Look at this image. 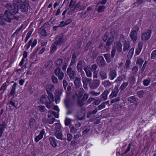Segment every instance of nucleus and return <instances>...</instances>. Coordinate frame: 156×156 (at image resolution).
Returning <instances> with one entry per match:
<instances>
[{"label": "nucleus", "instance_id": "15", "mask_svg": "<svg viewBox=\"0 0 156 156\" xmlns=\"http://www.w3.org/2000/svg\"><path fill=\"white\" fill-rule=\"evenodd\" d=\"M83 63V62L81 60L79 61L77 65V69L79 72L81 73V75H82V74L84 73V72L83 71L82 65Z\"/></svg>", "mask_w": 156, "mask_h": 156}, {"label": "nucleus", "instance_id": "23", "mask_svg": "<svg viewBox=\"0 0 156 156\" xmlns=\"http://www.w3.org/2000/svg\"><path fill=\"white\" fill-rule=\"evenodd\" d=\"M39 33L42 36L46 37L48 35L46 32V30L44 29L43 27H42L40 28L39 30Z\"/></svg>", "mask_w": 156, "mask_h": 156}, {"label": "nucleus", "instance_id": "2", "mask_svg": "<svg viewBox=\"0 0 156 156\" xmlns=\"http://www.w3.org/2000/svg\"><path fill=\"white\" fill-rule=\"evenodd\" d=\"M13 4L14 6H17L18 8V6L20 5V8L22 12H26L28 11V8L29 7V4L28 1H26L23 3L21 0H13Z\"/></svg>", "mask_w": 156, "mask_h": 156}, {"label": "nucleus", "instance_id": "40", "mask_svg": "<svg viewBox=\"0 0 156 156\" xmlns=\"http://www.w3.org/2000/svg\"><path fill=\"white\" fill-rule=\"evenodd\" d=\"M118 91L117 90H112L111 94L110 95L109 97V98H112L114 97H116L117 95Z\"/></svg>", "mask_w": 156, "mask_h": 156}, {"label": "nucleus", "instance_id": "64", "mask_svg": "<svg viewBox=\"0 0 156 156\" xmlns=\"http://www.w3.org/2000/svg\"><path fill=\"white\" fill-rule=\"evenodd\" d=\"M53 111H49L48 112V117L49 118H52L53 117Z\"/></svg>", "mask_w": 156, "mask_h": 156}, {"label": "nucleus", "instance_id": "11", "mask_svg": "<svg viewBox=\"0 0 156 156\" xmlns=\"http://www.w3.org/2000/svg\"><path fill=\"white\" fill-rule=\"evenodd\" d=\"M117 76L116 70L113 69H111L109 73V79L111 80H113Z\"/></svg>", "mask_w": 156, "mask_h": 156}, {"label": "nucleus", "instance_id": "55", "mask_svg": "<svg viewBox=\"0 0 156 156\" xmlns=\"http://www.w3.org/2000/svg\"><path fill=\"white\" fill-rule=\"evenodd\" d=\"M156 58V50H154L151 53V59Z\"/></svg>", "mask_w": 156, "mask_h": 156}, {"label": "nucleus", "instance_id": "48", "mask_svg": "<svg viewBox=\"0 0 156 156\" xmlns=\"http://www.w3.org/2000/svg\"><path fill=\"white\" fill-rule=\"evenodd\" d=\"M32 31H29L28 33L27 34L26 37L25 39V42H26L28 39L30 38V37L32 34Z\"/></svg>", "mask_w": 156, "mask_h": 156}, {"label": "nucleus", "instance_id": "33", "mask_svg": "<svg viewBox=\"0 0 156 156\" xmlns=\"http://www.w3.org/2000/svg\"><path fill=\"white\" fill-rule=\"evenodd\" d=\"M55 135L57 138L61 140L62 139L63 135L61 132H56L55 133Z\"/></svg>", "mask_w": 156, "mask_h": 156}, {"label": "nucleus", "instance_id": "3", "mask_svg": "<svg viewBox=\"0 0 156 156\" xmlns=\"http://www.w3.org/2000/svg\"><path fill=\"white\" fill-rule=\"evenodd\" d=\"M151 31L150 30H147L142 35L141 39L143 41L148 40L150 37L151 35Z\"/></svg>", "mask_w": 156, "mask_h": 156}, {"label": "nucleus", "instance_id": "39", "mask_svg": "<svg viewBox=\"0 0 156 156\" xmlns=\"http://www.w3.org/2000/svg\"><path fill=\"white\" fill-rule=\"evenodd\" d=\"M80 7L81 3L80 2H79L73 6V9H72V11H74L78 8L80 9Z\"/></svg>", "mask_w": 156, "mask_h": 156}, {"label": "nucleus", "instance_id": "20", "mask_svg": "<svg viewBox=\"0 0 156 156\" xmlns=\"http://www.w3.org/2000/svg\"><path fill=\"white\" fill-rule=\"evenodd\" d=\"M5 123L3 122H0V138L2 136L5 130Z\"/></svg>", "mask_w": 156, "mask_h": 156}, {"label": "nucleus", "instance_id": "44", "mask_svg": "<svg viewBox=\"0 0 156 156\" xmlns=\"http://www.w3.org/2000/svg\"><path fill=\"white\" fill-rule=\"evenodd\" d=\"M144 94V90H139L137 92V94L139 98H142L143 97V95Z\"/></svg>", "mask_w": 156, "mask_h": 156}, {"label": "nucleus", "instance_id": "26", "mask_svg": "<svg viewBox=\"0 0 156 156\" xmlns=\"http://www.w3.org/2000/svg\"><path fill=\"white\" fill-rule=\"evenodd\" d=\"M122 45L120 42H117L116 43V48L117 51L119 52H121L122 51Z\"/></svg>", "mask_w": 156, "mask_h": 156}, {"label": "nucleus", "instance_id": "12", "mask_svg": "<svg viewBox=\"0 0 156 156\" xmlns=\"http://www.w3.org/2000/svg\"><path fill=\"white\" fill-rule=\"evenodd\" d=\"M130 45V42L126 40L125 41L123 42V51L126 52L128 51Z\"/></svg>", "mask_w": 156, "mask_h": 156}, {"label": "nucleus", "instance_id": "14", "mask_svg": "<svg viewBox=\"0 0 156 156\" xmlns=\"http://www.w3.org/2000/svg\"><path fill=\"white\" fill-rule=\"evenodd\" d=\"M74 83L76 88H78L81 86V78L80 77H76L74 81Z\"/></svg>", "mask_w": 156, "mask_h": 156}, {"label": "nucleus", "instance_id": "6", "mask_svg": "<svg viewBox=\"0 0 156 156\" xmlns=\"http://www.w3.org/2000/svg\"><path fill=\"white\" fill-rule=\"evenodd\" d=\"M55 42L59 47L65 42V39L62 35H57Z\"/></svg>", "mask_w": 156, "mask_h": 156}, {"label": "nucleus", "instance_id": "5", "mask_svg": "<svg viewBox=\"0 0 156 156\" xmlns=\"http://www.w3.org/2000/svg\"><path fill=\"white\" fill-rule=\"evenodd\" d=\"M67 73L71 80H73L76 76V72L74 70H72V69L69 67L67 70Z\"/></svg>", "mask_w": 156, "mask_h": 156}, {"label": "nucleus", "instance_id": "34", "mask_svg": "<svg viewBox=\"0 0 156 156\" xmlns=\"http://www.w3.org/2000/svg\"><path fill=\"white\" fill-rule=\"evenodd\" d=\"M84 116V114L81 112H79L77 115V118L80 120L83 119Z\"/></svg>", "mask_w": 156, "mask_h": 156}, {"label": "nucleus", "instance_id": "42", "mask_svg": "<svg viewBox=\"0 0 156 156\" xmlns=\"http://www.w3.org/2000/svg\"><path fill=\"white\" fill-rule=\"evenodd\" d=\"M105 8L106 7L105 6L103 5L100 6L98 8V12L99 13L103 12Z\"/></svg>", "mask_w": 156, "mask_h": 156}, {"label": "nucleus", "instance_id": "28", "mask_svg": "<svg viewBox=\"0 0 156 156\" xmlns=\"http://www.w3.org/2000/svg\"><path fill=\"white\" fill-rule=\"evenodd\" d=\"M63 59L62 58H59L55 60V64L57 66L60 67L62 64Z\"/></svg>", "mask_w": 156, "mask_h": 156}, {"label": "nucleus", "instance_id": "41", "mask_svg": "<svg viewBox=\"0 0 156 156\" xmlns=\"http://www.w3.org/2000/svg\"><path fill=\"white\" fill-rule=\"evenodd\" d=\"M54 87L53 86L51 85H48L47 87L46 90L47 92L48 93V90L49 91L50 93H51V92L54 90Z\"/></svg>", "mask_w": 156, "mask_h": 156}, {"label": "nucleus", "instance_id": "53", "mask_svg": "<svg viewBox=\"0 0 156 156\" xmlns=\"http://www.w3.org/2000/svg\"><path fill=\"white\" fill-rule=\"evenodd\" d=\"M71 120L69 118H66L65 119V124L66 126L69 125L71 123Z\"/></svg>", "mask_w": 156, "mask_h": 156}, {"label": "nucleus", "instance_id": "13", "mask_svg": "<svg viewBox=\"0 0 156 156\" xmlns=\"http://www.w3.org/2000/svg\"><path fill=\"white\" fill-rule=\"evenodd\" d=\"M143 45V43L141 41L139 42L138 44V47L136 48L135 54L136 55H139L142 49Z\"/></svg>", "mask_w": 156, "mask_h": 156}, {"label": "nucleus", "instance_id": "56", "mask_svg": "<svg viewBox=\"0 0 156 156\" xmlns=\"http://www.w3.org/2000/svg\"><path fill=\"white\" fill-rule=\"evenodd\" d=\"M144 62V60L141 58H139L136 61V64L141 66Z\"/></svg>", "mask_w": 156, "mask_h": 156}, {"label": "nucleus", "instance_id": "17", "mask_svg": "<svg viewBox=\"0 0 156 156\" xmlns=\"http://www.w3.org/2000/svg\"><path fill=\"white\" fill-rule=\"evenodd\" d=\"M45 133L44 129H42L41 131L39 134L36 136L35 139V141L36 142H38L41 139L43 136L44 135Z\"/></svg>", "mask_w": 156, "mask_h": 156}, {"label": "nucleus", "instance_id": "43", "mask_svg": "<svg viewBox=\"0 0 156 156\" xmlns=\"http://www.w3.org/2000/svg\"><path fill=\"white\" fill-rule=\"evenodd\" d=\"M128 101L131 103H133L136 101V99L134 96H132L128 98Z\"/></svg>", "mask_w": 156, "mask_h": 156}, {"label": "nucleus", "instance_id": "63", "mask_svg": "<svg viewBox=\"0 0 156 156\" xmlns=\"http://www.w3.org/2000/svg\"><path fill=\"white\" fill-rule=\"evenodd\" d=\"M105 107V105L104 104L102 103L101 104L99 105L97 108L98 110H101L102 109L104 108Z\"/></svg>", "mask_w": 156, "mask_h": 156}, {"label": "nucleus", "instance_id": "4", "mask_svg": "<svg viewBox=\"0 0 156 156\" xmlns=\"http://www.w3.org/2000/svg\"><path fill=\"white\" fill-rule=\"evenodd\" d=\"M54 73L55 75L58 77L59 80H62L64 77V74L61 70L59 67H57L54 70Z\"/></svg>", "mask_w": 156, "mask_h": 156}, {"label": "nucleus", "instance_id": "47", "mask_svg": "<svg viewBox=\"0 0 156 156\" xmlns=\"http://www.w3.org/2000/svg\"><path fill=\"white\" fill-rule=\"evenodd\" d=\"M37 109L41 112H45L46 110L45 106L43 105H40L38 107Z\"/></svg>", "mask_w": 156, "mask_h": 156}, {"label": "nucleus", "instance_id": "8", "mask_svg": "<svg viewBox=\"0 0 156 156\" xmlns=\"http://www.w3.org/2000/svg\"><path fill=\"white\" fill-rule=\"evenodd\" d=\"M62 90H56L55 91V101L56 104L59 102L60 98V97L62 95Z\"/></svg>", "mask_w": 156, "mask_h": 156}, {"label": "nucleus", "instance_id": "45", "mask_svg": "<svg viewBox=\"0 0 156 156\" xmlns=\"http://www.w3.org/2000/svg\"><path fill=\"white\" fill-rule=\"evenodd\" d=\"M128 82H124L120 87V89L122 90L128 86Z\"/></svg>", "mask_w": 156, "mask_h": 156}, {"label": "nucleus", "instance_id": "30", "mask_svg": "<svg viewBox=\"0 0 156 156\" xmlns=\"http://www.w3.org/2000/svg\"><path fill=\"white\" fill-rule=\"evenodd\" d=\"M136 80L135 77L132 76H130L128 79V82L129 83V85L132 86L135 83Z\"/></svg>", "mask_w": 156, "mask_h": 156}, {"label": "nucleus", "instance_id": "24", "mask_svg": "<svg viewBox=\"0 0 156 156\" xmlns=\"http://www.w3.org/2000/svg\"><path fill=\"white\" fill-rule=\"evenodd\" d=\"M47 96L46 95H43L41 96L40 101L42 104L46 103L48 101Z\"/></svg>", "mask_w": 156, "mask_h": 156}, {"label": "nucleus", "instance_id": "18", "mask_svg": "<svg viewBox=\"0 0 156 156\" xmlns=\"http://www.w3.org/2000/svg\"><path fill=\"white\" fill-rule=\"evenodd\" d=\"M113 39L112 37H110L106 43V45L104 46V48H105L106 51L109 49V46L110 45L112 42L113 41Z\"/></svg>", "mask_w": 156, "mask_h": 156}, {"label": "nucleus", "instance_id": "7", "mask_svg": "<svg viewBox=\"0 0 156 156\" xmlns=\"http://www.w3.org/2000/svg\"><path fill=\"white\" fill-rule=\"evenodd\" d=\"M100 84L99 81L97 80H93L92 82H90L89 83V85L90 88L92 89H94L98 87Z\"/></svg>", "mask_w": 156, "mask_h": 156}, {"label": "nucleus", "instance_id": "57", "mask_svg": "<svg viewBox=\"0 0 156 156\" xmlns=\"http://www.w3.org/2000/svg\"><path fill=\"white\" fill-rule=\"evenodd\" d=\"M90 94L92 96H98L100 94L99 92L97 93L96 92L92 90L89 92Z\"/></svg>", "mask_w": 156, "mask_h": 156}, {"label": "nucleus", "instance_id": "46", "mask_svg": "<svg viewBox=\"0 0 156 156\" xmlns=\"http://www.w3.org/2000/svg\"><path fill=\"white\" fill-rule=\"evenodd\" d=\"M35 124V120L34 119L31 118L30 120L29 125L31 127H33Z\"/></svg>", "mask_w": 156, "mask_h": 156}, {"label": "nucleus", "instance_id": "37", "mask_svg": "<svg viewBox=\"0 0 156 156\" xmlns=\"http://www.w3.org/2000/svg\"><path fill=\"white\" fill-rule=\"evenodd\" d=\"M48 99L49 102L53 101L54 100V97L53 94L51 93H50L48 90Z\"/></svg>", "mask_w": 156, "mask_h": 156}, {"label": "nucleus", "instance_id": "36", "mask_svg": "<svg viewBox=\"0 0 156 156\" xmlns=\"http://www.w3.org/2000/svg\"><path fill=\"white\" fill-rule=\"evenodd\" d=\"M134 51V48H132L130 49L127 55L128 58H131L132 57Z\"/></svg>", "mask_w": 156, "mask_h": 156}, {"label": "nucleus", "instance_id": "50", "mask_svg": "<svg viewBox=\"0 0 156 156\" xmlns=\"http://www.w3.org/2000/svg\"><path fill=\"white\" fill-rule=\"evenodd\" d=\"M91 80V79H88L86 77H82L83 83H87L89 82V83L90 82Z\"/></svg>", "mask_w": 156, "mask_h": 156}, {"label": "nucleus", "instance_id": "38", "mask_svg": "<svg viewBox=\"0 0 156 156\" xmlns=\"http://www.w3.org/2000/svg\"><path fill=\"white\" fill-rule=\"evenodd\" d=\"M97 109L98 108H96L93 111L88 112L87 113V118H89V116H90L91 115L94 114L96 113L98 111Z\"/></svg>", "mask_w": 156, "mask_h": 156}, {"label": "nucleus", "instance_id": "62", "mask_svg": "<svg viewBox=\"0 0 156 156\" xmlns=\"http://www.w3.org/2000/svg\"><path fill=\"white\" fill-rule=\"evenodd\" d=\"M89 97L88 94L87 93H85L83 96L82 98V100L83 101H86L87 100Z\"/></svg>", "mask_w": 156, "mask_h": 156}, {"label": "nucleus", "instance_id": "35", "mask_svg": "<svg viewBox=\"0 0 156 156\" xmlns=\"http://www.w3.org/2000/svg\"><path fill=\"white\" fill-rule=\"evenodd\" d=\"M102 83L105 87H108L111 85V83L108 80L102 82Z\"/></svg>", "mask_w": 156, "mask_h": 156}, {"label": "nucleus", "instance_id": "52", "mask_svg": "<svg viewBox=\"0 0 156 156\" xmlns=\"http://www.w3.org/2000/svg\"><path fill=\"white\" fill-rule=\"evenodd\" d=\"M151 82L150 80H143V84L144 86H147Z\"/></svg>", "mask_w": 156, "mask_h": 156}, {"label": "nucleus", "instance_id": "25", "mask_svg": "<svg viewBox=\"0 0 156 156\" xmlns=\"http://www.w3.org/2000/svg\"><path fill=\"white\" fill-rule=\"evenodd\" d=\"M49 140L51 144L53 147H55L57 146L56 143V140L53 137H51L49 138Z\"/></svg>", "mask_w": 156, "mask_h": 156}, {"label": "nucleus", "instance_id": "22", "mask_svg": "<svg viewBox=\"0 0 156 156\" xmlns=\"http://www.w3.org/2000/svg\"><path fill=\"white\" fill-rule=\"evenodd\" d=\"M109 92V91L108 90H105L101 95V100L102 101H104L107 99V96Z\"/></svg>", "mask_w": 156, "mask_h": 156}, {"label": "nucleus", "instance_id": "29", "mask_svg": "<svg viewBox=\"0 0 156 156\" xmlns=\"http://www.w3.org/2000/svg\"><path fill=\"white\" fill-rule=\"evenodd\" d=\"M3 14H0V25L4 26L6 25L5 18H3Z\"/></svg>", "mask_w": 156, "mask_h": 156}, {"label": "nucleus", "instance_id": "32", "mask_svg": "<svg viewBox=\"0 0 156 156\" xmlns=\"http://www.w3.org/2000/svg\"><path fill=\"white\" fill-rule=\"evenodd\" d=\"M59 47V46L57 45V44L54 42L51 47V53L54 52L56 51L57 48Z\"/></svg>", "mask_w": 156, "mask_h": 156}, {"label": "nucleus", "instance_id": "21", "mask_svg": "<svg viewBox=\"0 0 156 156\" xmlns=\"http://www.w3.org/2000/svg\"><path fill=\"white\" fill-rule=\"evenodd\" d=\"M64 104L66 107L68 108L71 105L70 100L69 98L67 96L64 100Z\"/></svg>", "mask_w": 156, "mask_h": 156}, {"label": "nucleus", "instance_id": "54", "mask_svg": "<svg viewBox=\"0 0 156 156\" xmlns=\"http://www.w3.org/2000/svg\"><path fill=\"white\" fill-rule=\"evenodd\" d=\"M116 51V49L115 48H113L111 52V56L112 58L114 57Z\"/></svg>", "mask_w": 156, "mask_h": 156}, {"label": "nucleus", "instance_id": "1", "mask_svg": "<svg viewBox=\"0 0 156 156\" xmlns=\"http://www.w3.org/2000/svg\"><path fill=\"white\" fill-rule=\"evenodd\" d=\"M5 7L8 10H6L4 13L5 20L8 22H11L13 19L12 13H17L18 11V8L17 6L12 5L10 3L6 4Z\"/></svg>", "mask_w": 156, "mask_h": 156}, {"label": "nucleus", "instance_id": "58", "mask_svg": "<svg viewBox=\"0 0 156 156\" xmlns=\"http://www.w3.org/2000/svg\"><path fill=\"white\" fill-rule=\"evenodd\" d=\"M84 90L82 88H80L79 89L78 92H79V95L78 96L79 97H80L83 94V93H84Z\"/></svg>", "mask_w": 156, "mask_h": 156}, {"label": "nucleus", "instance_id": "10", "mask_svg": "<svg viewBox=\"0 0 156 156\" xmlns=\"http://www.w3.org/2000/svg\"><path fill=\"white\" fill-rule=\"evenodd\" d=\"M97 63L98 65L102 67H104L106 66V63L103 57L100 56L97 59Z\"/></svg>", "mask_w": 156, "mask_h": 156}, {"label": "nucleus", "instance_id": "16", "mask_svg": "<svg viewBox=\"0 0 156 156\" xmlns=\"http://www.w3.org/2000/svg\"><path fill=\"white\" fill-rule=\"evenodd\" d=\"M130 37L134 42H135L137 37V33L134 31H131L130 34Z\"/></svg>", "mask_w": 156, "mask_h": 156}, {"label": "nucleus", "instance_id": "61", "mask_svg": "<svg viewBox=\"0 0 156 156\" xmlns=\"http://www.w3.org/2000/svg\"><path fill=\"white\" fill-rule=\"evenodd\" d=\"M52 102V101H51L49 103L46 104V106L47 108L49 109L52 107L53 106V104Z\"/></svg>", "mask_w": 156, "mask_h": 156}, {"label": "nucleus", "instance_id": "27", "mask_svg": "<svg viewBox=\"0 0 156 156\" xmlns=\"http://www.w3.org/2000/svg\"><path fill=\"white\" fill-rule=\"evenodd\" d=\"M52 128L54 130L56 131V132H58L61 129L60 125L59 123H56L53 125Z\"/></svg>", "mask_w": 156, "mask_h": 156}, {"label": "nucleus", "instance_id": "31", "mask_svg": "<svg viewBox=\"0 0 156 156\" xmlns=\"http://www.w3.org/2000/svg\"><path fill=\"white\" fill-rule=\"evenodd\" d=\"M104 56L107 63H110L112 60V58L111 57L110 55L109 54H105L104 55Z\"/></svg>", "mask_w": 156, "mask_h": 156}, {"label": "nucleus", "instance_id": "51", "mask_svg": "<svg viewBox=\"0 0 156 156\" xmlns=\"http://www.w3.org/2000/svg\"><path fill=\"white\" fill-rule=\"evenodd\" d=\"M78 129H76L74 126L72 127L70 129V132L73 133H77Z\"/></svg>", "mask_w": 156, "mask_h": 156}, {"label": "nucleus", "instance_id": "9", "mask_svg": "<svg viewBox=\"0 0 156 156\" xmlns=\"http://www.w3.org/2000/svg\"><path fill=\"white\" fill-rule=\"evenodd\" d=\"M37 40L36 39L31 38L29 41L28 45L27 46V48L28 49L31 46V49L34 48L37 44Z\"/></svg>", "mask_w": 156, "mask_h": 156}, {"label": "nucleus", "instance_id": "19", "mask_svg": "<svg viewBox=\"0 0 156 156\" xmlns=\"http://www.w3.org/2000/svg\"><path fill=\"white\" fill-rule=\"evenodd\" d=\"M99 74L102 80L106 79L107 78V73L104 70H101Z\"/></svg>", "mask_w": 156, "mask_h": 156}, {"label": "nucleus", "instance_id": "49", "mask_svg": "<svg viewBox=\"0 0 156 156\" xmlns=\"http://www.w3.org/2000/svg\"><path fill=\"white\" fill-rule=\"evenodd\" d=\"M123 80V78L122 76H119L118 77L117 79L115 80L114 83H120Z\"/></svg>", "mask_w": 156, "mask_h": 156}, {"label": "nucleus", "instance_id": "59", "mask_svg": "<svg viewBox=\"0 0 156 156\" xmlns=\"http://www.w3.org/2000/svg\"><path fill=\"white\" fill-rule=\"evenodd\" d=\"M131 146V144L130 143L129 144L125 152L124 153V154H125L127 153L130 150Z\"/></svg>", "mask_w": 156, "mask_h": 156}, {"label": "nucleus", "instance_id": "60", "mask_svg": "<svg viewBox=\"0 0 156 156\" xmlns=\"http://www.w3.org/2000/svg\"><path fill=\"white\" fill-rule=\"evenodd\" d=\"M52 81L54 83H57L58 82L57 78L54 75L52 77Z\"/></svg>", "mask_w": 156, "mask_h": 156}]
</instances>
